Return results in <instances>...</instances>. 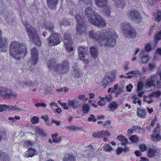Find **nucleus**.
<instances>
[{
    "label": "nucleus",
    "mask_w": 161,
    "mask_h": 161,
    "mask_svg": "<svg viewBox=\"0 0 161 161\" xmlns=\"http://www.w3.org/2000/svg\"><path fill=\"white\" fill-rule=\"evenodd\" d=\"M96 4L103 10L104 14L107 16L110 15L111 8L108 3V0H94Z\"/></svg>",
    "instance_id": "nucleus-6"
},
{
    "label": "nucleus",
    "mask_w": 161,
    "mask_h": 161,
    "mask_svg": "<svg viewBox=\"0 0 161 161\" xmlns=\"http://www.w3.org/2000/svg\"><path fill=\"white\" fill-rule=\"evenodd\" d=\"M133 87V86L131 84H130L129 86H126V88L127 91L129 92H130L131 91V88Z\"/></svg>",
    "instance_id": "nucleus-64"
},
{
    "label": "nucleus",
    "mask_w": 161,
    "mask_h": 161,
    "mask_svg": "<svg viewBox=\"0 0 161 161\" xmlns=\"http://www.w3.org/2000/svg\"><path fill=\"white\" fill-rule=\"evenodd\" d=\"M72 74L75 77L79 78L82 75V74L79 69L77 67L74 68L73 71L72 72Z\"/></svg>",
    "instance_id": "nucleus-32"
},
{
    "label": "nucleus",
    "mask_w": 161,
    "mask_h": 161,
    "mask_svg": "<svg viewBox=\"0 0 161 161\" xmlns=\"http://www.w3.org/2000/svg\"><path fill=\"white\" fill-rule=\"evenodd\" d=\"M139 147L140 149L142 151V152H143L145 151L146 148L147 146L146 145L144 144H141L139 145Z\"/></svg>",
    "instance_id": "nucleus-59"
},
{
    "label": "nucleus",
    "mask_w": 161,
    "mask_h": 161,
    "mask_svg": "<svg viewBox=\"0 0 161 161\" xmlns=\"http://www.w3.org/2000/svg\"><path fill=\"white\" fill-rule=\"evenodd\" d=\"M57 134H54L52 135L53 142L55 143H58L61 141V137H57Z\"/></svg>",
    "instance_id": "nucleus-39"
},
{
    "label": "nucleus",
    "mask_w": 161,
    "mask_h": 161,
    "mask_svg": "<svg viewBox=\"0 0 161 161\" xmlns=\"http://www.w3.org/2000/svg\"><path fill=\"white\" fill-rule=\"evenodd\" d=\"M160 125H158L152 134V139L154 141L158 142L161 139V137L159 135L160 132Z\"/></svg>",
    "instance_id": "nucleus-17"
},
{
    "label": "nucleus",
    "mask_w": 161,
    "mask_h": 161,
    "mask_svg": "<svg viewBox=\"0 0 161 161\" xmlns=\"http://www.w3.org/2000/svg\"><path fill=\"white\" fill-rule=\"evenodd\" d=\"M114 5L117 7L123 8L125 6V4L123 0H115Z\"/></svg>",
    "instance_id": "nucleus-33"
},
{
    "label": "nucleus",
    "mask_w": 161,
    "mask_h": 161,
    "mask_svg": "<svg viewBox=\"0 0 161 161\" xmlns=\"http://www.w3.org/2000/svg\"><path fill=\"white\" fill-rule=\"evenodd\" d=\"M9 110L10 111H21L23 110L22 108H19L16 105H14L13 106H11Z\"/></svg>",
    "instance_id": "nucleus-40"
},
{
    "label": "nucleus",
    "mask_w": 161,
    "mask_h": 161,
    "mask_svg": "<svg viewBox=\"0 0 161 161\" xmlns=\"http://www.w3.org/2000/svg\"><path fill=\"white\" fill-rule=\"evenodd\" d=\"M71 38L70 35L68 33H66L64 34V42L65 48L69 55L72 56L74 55V51L73 47H71L73 43Z\"/></svg>",
    "instance_id": "nucleus-5"
},
{
    "label": "nucleus",
    "mask_w": 161,
    "mask_h": 161,
    "mask_svg": "<svg viewBox=\"0 0 161 161\" xmlns=\"http://www.w3.org/2000/svg\"><path fill=\"white\" fill-rule=\"evenodd\" d=\"M141 59V61L142 63H145L147 62L148 60V55H145L143 56L142 58Z\"/></svg>",
    "instance_id": "nucleus-54"
},
{
    "label": "nucleus",
    "mask_w": 161,
    "mask_h": 161,
    "mask_svg": "<svg viewBox=\"0 0 161 161\" xmlns=\"http://www.w3.org/2000/svg\"><path fill=\"white\" fill-rule=\"evenodd\" d=\"M44 27L45 29L48 30L52 33L54 29V24L52 22L49 21H45L44 23Z\"/></svg>",
    "instance_id": "nucleus-19"
},
{
    "label": "nucleus",
    "mask_w": 161,
    "mask_h": 161,
    "mask_svg": "<svg viewBox=\"0 0 161 161\" xmlns=\"http://www.w3.org/2000/svg\"><path fill=\"white\" fill-rule=\"evenodd\" d=\"M103 150L106 152H110L113 150L111 146L108 144H105L103 147Z\"/></svg>",
    "instance_id": "nucleus-42"
},
{
    "label": "nucleus",
    "mask_w": 161,
    "mask_h": 161,
    "mask_svg": "<svg viewBox=\"0 0 161 161\" xmlns=\"http://www.w3.org/2000/svg\"><path fill=\"white\" fill-rule=\"evenodd\" d=\"M31 52L32 56L30 62L32 65H34L37 63L38 60V52L37 49L35 47L31 49Z\"/></svg>",
    "instance_id": "nucleus-13"
},
{
    "label": "nucleus",
    "mask_w": 161,
    "mask_h": 161,
    "mask_svg": "<svg viewBox=\"0 0 161 161\" xmlns=\"http://www.w3.org/2000/svg\"><path fill=\"white\" fill-rule=\"evenodd\" d=\"M78 53L79 56L80 57L81 60H84L85 55L88 51V49L86 47L80 46L78 48Z\"/></svg>",
    "instance_id": "nucleus-18"
},
{
    "label": "nucleus",
    "mask_w": 161,
    "mask_h": 161,
    "mask_svg": "<svg viewBox=\"0 0 161 161\" xmlns=\"http://www.w3.org/2000/svg\"><path fill=\"white\" fill-rule=\"evenodd\" d=\"M152 47L151 45L149 43H147L145 46V50L148 52H149L151 51Z\"/></svg>",
    "instance_id": "nucleus-58"
},
{
    "label": "nucleus",
    "mask_w": 161,
    "mask_h": 161,
    "mask_svg": "<svg viewBox=\"0 0 161 161\" xmlns=\"http://www.w3.org/2000/svg\"><path fill=\"white\" fill-rule=\"evenodd\" d=\"M130 74H133L134 76L137 77L139 75H141V73L139 70L136 69L135 71H131L126 73L127 75Z\"/></svg>",
    "instance_id": "nucleus-34"
},
{
    "label": "nucleus",
    "mask_w": 161,
    "mask_h": 161,
    "mask_svg": "<svg viewBox=\"0 0 161 161\" xmlns=\"http://www.w3.org/2000/svg\"><path fill=\"white\" fill-rule=\"evenodd\" d=\"M92 136L96 138H98L101 137V133H100V131L93 133L92 134Z\"/></svg>",
    "instance_id": "nucleus-55"
},
{
    "label": "nucleus",
    "mask_w": 161,
    "mask_h": 161,
    "mask_svg": "<svg viewBox=\"0 0 161 161\" xmlns=\"http://www.w3.org/2000/svg\"><path fill=\"white\" fill-rule=\"evenodd\" d=\"M10 107L6 105H0V112H2L6 110Z\"/></svg>",
    "instance_id": "nucleus-48"
},
{
    "label": "nucleus",
    "mask_w": 161,
    "mask_h": 161,
    "mask_svg": "<svg viewBox=\"0 0 161 161\" xmlns=\"http://www.w3.org/2000/svg\"><path fill=\"white\" fill-rule=\"evenodd\" d=\"M34 144V142H31L28 140L25 141L23 142V146L26 147H31Z\"/></svg>",
    "instance_id": "nucleus-38"
},
{
    "label": "nucleus",
    "mask_w": 161,
    "mask_h": 161,
    "mask_svg": "<svg viewBox=\"0 0 161 161\" xmlns=\"http://www.w3.org/2000/svg\"><path fill=\"white\" fill-rule=\"evenodd\" d=\"M101 133V137H103L104 136H109L110 134L108 133V131H104L102 130L101 131H100Z\"/></svg>",
    "instance_id": "nucleus-49"
},
{
    "label": "nucleus",
    "mask_w": 161,
    "mask_h": 161,
    "mask_svg": "<svg viewBox=\"0 0 161 161\" xmlns=\"http://www.w3.org/2000/svg\"><path fill=\"white\" fill-rule=\"evenodd\" d=\"M59 24L61 26L68 27L71 25V23L68 19H64L59 22Z\"/></svg>",
    "instance_id": "nucleus-29"
},
{
    "label": "nucleus",
    "mask_w": 161,
    "mask_h": 161,
    "mask_svg": "<svg viewBox=\"0 0 161 161\" xmlns=\"http://www.w3.org/2000/svg\"><path fill=\"white\" fill-rule=\"evenodd\" d=\"M152 78L157 80L156 85L158 88H161V71L153 75Z\"/></svg>",
    "instance_id": "nucleus-22"
},
{
    "label": "nucleus",
    "mask_w": 161,
    "mask_h": 161,
    "mask_svg": "<svg viewBox=\"0 0 161 161\" xmlns=\"http://www.w3.org/2000/svg\"><path fill=\"white\" fill-rule=\"evenodd\" d=\"M75 156L71 153L66 154L63 160L64 161H75Z\"/></svg>",
    "instance_id": "nucleus-31"
},
{
    "label": "nucleus",
    "mask_w": 161,
    "mask_h": 161,
    "mask_svg": "<svg viewBox=\"0 0 161 161\" xmlns=\"http://www.w3.org/2000/svg\"><path fill=\"white\" fill-rule=\"evenodd\" d=\"M144 98L143 101L146 102L148 103H153V99L151 97L150 95L148 96H147L146 95H144L143 96Z\"/></svg>",
    "instance_id": "nucleus-37"
},
{
    "label": "nucleus",
    "mask_w": 161,
    "mask_h": 161,
    "mask_svg": "<svg viewBox=\"0 0 161 161\" xmlns=\"http://www.w3.org/2000/svg\"><path fill=\"white\" fill-rule=\"evenodd\" d=\"M130 140L133 142H136L138 141V137L136 135H132L130 138Z\"/></svg>",
    "instance_id": "nucleus-52"
},
{
    "label": "nucleus",
    "mask_w": 161,
    "mask_h": 161,
    "mask_svg": "<svg viewBox=\"0 0 161 161\" xmlns=\"http://www.w3.org/2000/svg\"><path fill=\"white\" fill-rule=\"evenodd\" d=\"M115 77V75H114L111 74L109 76L105 77L102 82V84L104 87H105L107 85H110L113 81Z\"/></svg>",
    "instance_id": "nucleus-15"
},
{
    "label": "nucleus",
    "mask_w": 161,
    "mask_h": 161,
    "mask_svg": "<svg viewBox=\"0 0 161 161\" xmlns=\"http://www.w3.org/2000/svg\"><path fill=\"white\" fill-rule=\"evenodd\" d=\"M69 65L67 60H64L62 64L58 65V68L55 69V71L60 73L67 71L68 69Z\"/></svg>",
    "instance_id": "nucleus-12"
},
{
    "label": "nucleus",
    "mask_w": 161,
    "mask_h": 161,
    "mask_svg": "<svg viewBox=\"0 0 161 161\" xmlns=\"http://www.w3.org/2000/svg\"><path fill=\"white\" fill-rule=\"evenodd\" d=\"M117 139L121 142V145L123 146H125L127 143V139L123 135L118 136Z\"/></svg>",
    "instance_id": "nucleus-35"
},
{
    "label": "nucleus",
    "mask_w": 161,
    "mask_h": 161,
    "mask_svg": "<svg viewBox=\"0 0 161 161\" xmlns=\"http://www.w3.org/2000/svg\"><path fill=\"white\" fill-rule=\"evenodd\" d=\"M78 98L80 100H81L83 102H85L88 100L87 98L85 97V95H79Z\"/></svg>",
    "instance_id": "nucleus-53"
},
{
    "label": "nucleus",
    "mask_w": 161,
    "mask_h": 161,
    "mask_svg": "<svg viewBox=\"0 0 161 161\" xmlns=\"http://www.w3.org/2000/svg\"><path fill=\"white\" fill-rule=\"evenodd\" d=\"M31 121L32 123L37 124L39 122V119L36 116L33 117L32 118Z\"/></svg>",
    "instance_id": "nucleus-56"
},
{
    "label": "nucleus",
    "mask_w": 161,
    "mask_h": 161,
    "mask_svg": "<svg viewBox=\"0 0 161 161\" xmlns=\"http://www.w3.org/2000/svg\"><path fill=\"white\" fill-rule=\"evenodd\" d=\"M47 1L48 6L51 9L55 8L58 3V0H47Z\"/></svg>",
    "instance_id": "nucleus-26"
},
{
    "label": "nucleus",
    "mask_w": 161,
    "mask_h": 161,
    "mask_svg": "<svg viewBox=\"0 0 161 161\" xmlns=\"http://www.w3.org/2000/svg\"><path fill=\"white\" fill-rule=\"evenodd\" d=\"M123 29L122 31L123 35L126 37L130 38L136 36L135 30L130 25L129 22H124L122 24Z\"/></svg>",
    "instance_id": "nucleus-4"
},
{
    "label": "nucleus",
    "mask_w": 161,
    "mask_h": 161,
    "mask_svg": "<svg viewBox=\"0 0 161 161\" xmlns=\"http://www.w3.org/2000/svg\"><path fill=\"white\" fill-rule=\"evenodd\" d=\"M109 106L111 110H114L117 108V104L116 102H113L110 103Z\"/></svg>",
    "instance_id": "nucleus-43"
},
{
    "label": "nucleus",
    "mask_w": 161,
    "mask_h": 161,
    "mask_svg": "<svg viewBox=\"0 0 161 161\" xmlns=\"http://www.w3.org/2000/svg\"><path fill=\"white\" fill-rule=\"evenodd\" d=\"M0 157L2 161H9L10 156L7 153L0 152Z\"/></svg>",
    "instance_id": "nucleus-30"
},
{
    "label": "nucleus",
    "mask_w": 161,
    "mask_h": 161,
    "mask_svg": "<svg viewBox=\"0 0 161 161\" xmlns=\"http://www.w3.org/2000/svg\"><path fill=\"white\" fill-rule=\"evenodd\" d=\"M90 52L92 57L96 58L98 55L97 48V46H92L90 47Z\"/></svg>",
    "instance_id": "nucleus-25"
},
{
    "label": "nucleus",
    "mask_w": 161,
    "mask_h": 161,
    "mask_svg": "<svg viewBox=\"0 0 161 161\" xmlns=\"http://www.w3.org/2000/svg\"><path fill=\"white\" fill-rule=\"evenodd\" d=\"M89 34L90 38L97 41L100 46L106 47H114L117 38L116 32L113 29L96 32L91 30Z\"/></svg>",
    "instance_id": "nucleus-1"
},
{
    "label": "nucleus",
    "mask_w": 161,
    "mask_h": 161,
    "mask_svg": "<svg viewBox=\"0 0 161 161\" xmlns=\"http://www.w3.org/2000/svg\"><path fill=\"white\" fill-rule=\"evenodd\" d=\"M156 66V64L154 63L153 62L150 63L148 64L147 67V69L148 71L153 70L155 69Z\"/></svg>",
    "instance_id": "nucleus-44"
},
{
    "label": "nucleus",
    "mask_w": 161,
    "mask_h": 161,
    "mask_svg": "<svg viewBox=\"0 0 161 161\" xmlns=\"http://www.w3.org/2000/svg\"><path fill=\"white\" fill-rule=\"evenodd\" d=\"M110 123V122L109 120H107L105 122H103L102 121V126L104 127L106 126L107 125H108Z\"/></svg>",
    "instance_id": "nucleus-63"
},
{
    "label": "nucleus",
    "mask_w": 161,
    "mask_h": 161,
    "mask_svg": "<svg viewBox=\"0 0 161 161\" xmlns=\"http://www.w3.org/2000/svg\"><path fill=\"white\" fill-rule=\"evenodd\" d=\"M24 25L26 31L28 33L30 40L37 46H40L41 45V42L36 29L27 21L24 22Z\"/></svg>",
    "instance_id": "nucleus-3"
},
{
    "label": "nucleus",
    "mask_w": 161,
    "mask_h": 161,
    "mask_svg": "<svg viewBox=\"0 0 161 161\" xmlns=\"http://www.w3.org/2000/svg\"><path fill=\"white\" fill-rule=\"evenodd\" d=\"M144 83L143 82L140 81L138 83L137 91H141L143 89Z\"/></svg>",
    "instance_id": "nucleus-45"
},
{
    "label": "nucleus",
    "mask_w": 161,
    "mask_h": 161,
    "mask_svg": "<svg viewBox=\"0 0 161 161\" xmlns=\"http://www.w3.org/2000/svg\"><path fill=\"white\" fill-rule=\"evenodd\" d=\"M137 115L138 117L144 118L146 117L147 114L145 109L142 108H138L137 111Z\"/></svg>",
    "instance_id": "nucleus-24"
},
{
    "label": "nucleus",
    "mask_w": 161,
    "mask_h": 161,
    "mask_svg": "<svg viewBox=\"0 0 161 161\" xmlns=\"http://www.w3.org/2000/svg\"><path fill=\"white\" fill-rule=\"evenodd\" d=\"M35 106L37 107H43L46 108V104L44 103H37L35 104Z\"/></svg>",
    "instance_id": "nucleus-57"
},
{
    "label": "nucleus",
    "mask_w": 161,
    "mask_h": 161,
    "mask_svg": "<svg viewBox=\"0 0 161 161\" xmlns=\"http://www.w3.org/2000/svg\"><path fill=\"white\" fill-rule=\"evenodd\" d=\"M90 109V108L88 105L87 104H85L83 106L82 110L84 113H87Z\"/></svg>",
    "instance_id": "nucleus-51"
},
{
    "label": "nucleus",
    "mask_w": 161,
    "mask_h": 161,
    "mask_svg": "<svg viewBox=\"0 0 161 161\" xmlns=\"http://www.w3.org/2000/svg\"><path fill=\"white\" fill-rule=\"evenodd\" d=\"M158 154L157 148L155 147L149 148L148 150V155L150 157H152Z\"/></svg>",
    "instance_id": "nucleus-28"
},
{
    "label": "nucleus",
    "mask_w": 161,
    "mask_h": 161,
    "mask_svg": "<svg viewBox=\"0 0 161 161\" xmlns=\"http://www.w3.org/2000/svg\"><path fill=\"white\" fill-rule=\"evenodd\" d=\"M0 94L3 97L5 98H10L16 96V94L13 92L7 89H4L0 90Z\"/></svg>",
    "instance_id": "nucleus-11"
},
{
    "label": "nucleus",
    "mask_w": 161,
    "mask_h": 161,
    "mask_svg": "<svg viewBox=\"0 0 161 161\" xmlns=\"http://www.w3.org/2000/svg\"><path fill=\"white\" fill-rule=\"evenodd\" d=\"M37 153L36 150L31 148L25 152V156L27 158L30 157H32L36 154Z\"/></svg>",
    "instance_id": "nucleus-23"
},
{
    "label": "nucleus",
    "mask_w": 161,
    "mask_h": 161,
    "mask_svg": "<svg viewBox=\"0 0 161 161\" xmlns=\"http://www.w3.org/2000/svg\"><path fill=\"white\" fill-rule=\"evenodd\" d=\"M88 121H93L94 122H96L97 121L94 115L93 114H91L90 117L89 118Z\"/></svg>",
    "instance_id": "nucleus-61"
},
{
    "label": "nucleus",
    "mask_w": 161,
    "mask_h": 161,
    "mask_svg": "<svg viewBox=\"0 0 161 161\" xmlns=\"http://www.w3.org/2000/svg\"><path fill=\"white\" fill-rule=\"evenodd\" d=\"M157 15L155 19L157 21H159L161 19V12L158 11L157 12Z\"/></svg>",
    "instance_id": "nucleus-60"
},
{
    "label": "nucleus",
    "mask_w": 161,
    "mask_h": 161,
    "mask_svg": "<svg viewBox=\"0 0 161 161\" xmlns=\"http://www.w3.org/2000/svg\"><path fill=\"white\" fill-rule=\"evenodd\" d=\"M88 150L85 151L84 152V155L85 157L89 158L90 155L93 156L95 153V150L92 147L91 145H89L87 147Z\"/></svg>",
    "instance_id": "nucleus-20"
},
{
    "label": "nucleus",
    "mask_w": 161,
    "mask_h": 161,
    "mask_svg": "<svg viewBox=\"0 0 161 161\" xmlns=\"http://www.w3.org/2000/svg\"><path fill=\"white\" fill-rule=\"evenodd\" d=\"M123 152V148L122 147H119L116 149V153L118 155L119 154Z\"/></svg>",
    "instance_id": "nucleus-62"
},
{
    "label": "nucleus",
    "mask_w": 161,
    "mask_h": 161,
    "mask_svg": "<svg viewBox=\"0 0 161 161\" xmlns=\"http://www.w3.org/2000/svg\"><path fill=\"white\" fill-rule=\"evenodd\" d=\"M75 17L77 23L76 27L77 33L80 34L85 31V25H84L83 22L84 19L80 14L78 13L76 14Z\"/></svg>",
    "instance_id": "nucleus-8"
},
{
    "label": "nucleus",
    "mask_w": 161,
    "mask_h": 161,
    "mask_svg": "<svg viewBox=\"0 0 161 161\" xmlns=\"http://www.w3.org/2000/svg\"><path fill=\"white\" fill-rule=\"evenodd\" d=\"M151 75L149 79H150L151 80L147 81V85L148 87H150L151 86H154L155 85V80H156V79L152 78V77L153 75Z\"/></svg>",
    "instance_id": "nucleus-36"
},
{
    "label": "nucleus",
    "mask_w": 161,
    "mask_h": 161,
    "mask_svg": "<svg viewBox=\"0 0 161 161\" xmlns=\"http://www.w3.org/2000/svg\"><path fill=\"white\" fill-rule=\"evenodd\" d=\"M89 22L92 24L99 27H103L106 24V21L98 14L96 15L94 19H90Z\"/></svg>",
    "instance_id": "nucleus-10"
},
{
    "label": "nucleus",
    "mask_w": 161,
    "mask_h": 161,
    "mask_svg": "<svg viewBox=\"0 0 161 161\" xmlns=\"http://www.w3.org/2000/svg\"><path fill=\"white\" fill-rule=\"evenodd\" d=\"M85 13L86 16L89 21L90 19H94L96 14H98L94 12L93 10L90 7L86 8Z\"/></svg>",
    "instance_id": "nucleus-14"
},
{
    "label": "nucleus",
    "mask_w": 161,
    "mask_h": 161,
    "mask_svg": "<svg viewBox=\"0 0 161 161\" xmlns=\"http://www.w3.org/2000/svg\"><path fill=\"white\" fill-rule=\"evenodd\" d=\"M68 105L70 108H78L79 107V102L76 98L74 99L71 100H69Z\"/></svg>",
    "instance_id": "nucleus-21"
},
{
    "label": "nucleus",
    "mask_w": 161,
    "mask_h": 161,
    "mask_svg": "<svg viewBox=\"0 0 161 161\" xmlns=\"http://www.w3.org/2000/svg\"><path fill=\"white\" fill-rule=\"evenodd\" d=\"M47 66L51 70L55 71V69L58 68V65L56 64L53 60H50L47 63Z\"/></svg>",
    "instance_id": "nucleus-27"
},
{
    "label": "nucleus",
    "mask_w": 161,
    "mask_h": 161,
    "mask_svg": "<svg viewBox=\"0 0 161 161\" xmlns=\"http://www.w3.org/2000/svg\"><path fill=\"white\" fill-rule=\"evenodd\" d=\"M66 128L70 131H73L77 130L78 127L73 125H69L66 126Z\"/></svg>",
    "instance_id": "nucleus-47"
},
{
    "label": "nucleus",
    "mask_w": 161,
    "mask_h": 161,
    "mask_svg": "<svg viewBox=\"0 0 161 161\" xmlns=\"http://www.w3.org/2000/svg\"><path fill=\"white\" fill-rule=\"evenodd\" d=\"M161 93L160 91H158L152 92L150 93V96L155 98H157L160 96Z\"/></svg>",
    "instance_id": "nucleus-41"
},
{
    "label": "nucleus",
    "mask_w": 161,
    "mask_h": 161,
    "mask_svg": "<svg viewBox=\"0 0 161 161\" xmlns=\"http://www.w3.org/2000/svg\"><path fill=\"white\" fill-rule=\"evenodd\" d=\"M9 48L11 56L18 60L23 58L26 53V47L25 44L17 42H12Z\"/></svg>",
    "instance_id": "nucleus-2"
},
{
    "label": "nucleus",
    "mask_w": 161,
    "mask_h": 161,
    "mask_svg": "<svg viewBox=\"0 0 161 161\" xmlns=\"http://www.w3.org/2000/svg\"><path fill=\"white\" fill-rule=\"evenodd\" d=\"M62 40V39L60 34L52 32L47 38V42L48 45L52 46L59 44Z\"/></svg>",
    "instance_id": "nucleus-7"
},
{
    "label": "nucleus",
    "mask_w": 161,
    "mask_h": 161,
    "mask_svg": "<svg viewBox=\"0 0 161 161\" xmlns=\"http://www.w3.org/2000/svg\"><path fill=\"white\" fill-rule=\"evenodd\" d=\"M2 31L0 30V51L4 52L7 49L8 41L5 38H1Z\"/></svg>",
    "instance_id": "nucleus-16"
},
{
    "label": "nucleus",
    "mask_w": 161,
    "mask_h": 161,
    "mask_svg": "<svg viewBox=\"0 0 161 161\" xmlns=\"http://www.w3.org/2000/svg\"><path fill=\"white\" fill-rule=\"evenodd\" d=\"M128 17L134 22L139 23L142 21V18L140 13L136 10H128L127 13Z\"/></svg>",
    "instance_id": "nucleus-9"
},
{
    "label": "nucleus",
    "mask_w": 161,
    "mask_h": 161,
    "mask_svg": "<svg viewBox=\"0 0 161 161\" xmlns=\"http://www.w3.org/2000/svg\"><path fill=\"white\" fill-rule=\"evenodd\" d=\"M35 131L36 134L38 135H39L41 136H44V133L42 131L40 128H36L35 129Z\"/></svg>",
    "instance_id": "nucleus-50"
},
{
    "label": "nucleus",
    "mask_w": 161,
    "mask_h": 161,
    "mask_svg": "<svg viewBox=\"0 0 161 161\" xmlns=\"http://www.w3.org/2000/svg\"><path fill=\"white\" fill-rule=\"evenodd\" d=\"M155 40L156 41L161 40V31H158L155 34Z\"/></svg>",
    "instance_id": "nucleus-46"
}]
</instances>
